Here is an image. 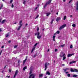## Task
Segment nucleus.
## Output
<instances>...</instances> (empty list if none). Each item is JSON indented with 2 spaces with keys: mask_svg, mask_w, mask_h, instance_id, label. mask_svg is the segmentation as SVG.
Returning a JSON list of instances; mask_svg holds the SVG:
<instances>
[{
  "mask_svg": "<svg viewBox=\"0 0 78 78\" xmlns=\"http://www.w3.org/2000/svg\"><path fill=\"white\" fill-rule=\"evenodd\" d=\"M35 36H37V39H40L41 38V37L42 35H40V33L38 32L35 33Z\"/></svg>",
  "mask_w": 78,
  "mask_h": 78,
  "instance_id": "f257e3e1",
  "label": "nucleus"
},
{
  "mask_svg": "<svg viewBox=\"0 0 78 78\" xmlns=\"http://www.w3.org/2000/svg\"><path fill=\"white\" fill-rule=\"evenodd\" d=\"M52 0H49L45 4V5L44 6V8H45L46 6H47V5H49L50 3H51V1Z\"/></svg>",
  "mask_w": 78,
  "mask_h": 78,
  "instance_id": "f03ea898",
  "label": "nucleus"
},
{
  "mask_svg": "<svg viewBox=\"0 0 78 78\" xmlns=\"http://www.w3.org/2000/svg\"><path fill=\"white\" fill-rule=\"evenodd\" d=\"M66 27V24H64L62 25V26H61L60 28H59V30H62L63 28H65V27Z\"/></svg>",
  "mask_w": 78,
  "mask_h": 78,
  "instance_id": "7ed1b4c3",
  "label": "nucleus"
},
{
  "mask_svg": "<svg viewBox=\"0 0 78 78\" xmlns=\"http://www.w3.org/2000/svg\"><path fill=\"white\" fill-rule=\"evenodd\" d=\"M48 65H49V63L46 62L45 64V68L44 69V70H47V68H48Z\"/></svg>",
  "mask_w": 78,
  "mask_h": 78,
  "instance_id": "20e7f679",
  "label": "nucleus"
},
{
  "mask_svg": "<svg viewBox=\"0 0 78 78\" xmlns=\"http://www.w3.org/2000/svg\"><path fill=\"white\" fill-rule=\"evenodd\" d=\"M35 75L34 74H31L30 75L29 78H34L35 77Z\"/></svg>",
  "mask_w": 78,
  "mask_h": 78,
  "instance_id": "39448f33",
  "label": "nucleus"
},
{
  "mask_svg": "<svg viewBox=\"0 0 78 78\" xmlns=\"http://www.w3.org/2000/svg\"><path fill=\"white\" fill-rule=\"evenodd\" d=\"M37 45V43H36L34 45V48H32V51H31V53H32L33 52V51L34 50L35 48H36V46Z\"/></svg>",
  "mask_w": 78,
  "mask_h": 78,
  "instance_id": "423d86ee",
  "label": "nucleus"
},
{
  "mask_svg": "<svg viewBox=\"0 0 78 78\" xmlns=\"http://www.w3.org/2000/svg\"><path fill=\"white\" fill-rule=\"evenodd\" d=\"M18 72H19V71H18V69L16 70L15 72V73L13 78L16 77V76H17V73H18Z\"/></svg>",
  "mask_w": 78,
  "mask_h": 78,
  "instance_id": "0eeeda50",
  "label": "nucleus"
},
{
  "mask_svg": "<svg viewBox=\"0 0 78 78\" xmlns=\"http://www.w3.org/2000/svg\"><path fill=\"white\" fill-rule=\"evenodd\" d=\"M65 55H66V54H63V53H62L60 54V56L61 58H62L63 57H64V56H65Z\"/></svg>",
  "mask_w": 78,
  "mask_h": 78,
  "instance_id": "6e6552de",
  "label": "nucleus"
},
{
  "mask_svg": "<svg viewBox=\"0 0 78 78\" xmlns=\"http://www.w3.org/2000/svg\"><path fill=\"white\" fill-rule=\"evenodd\" d=\"M75 55V54L73 53V54H69L67 56L68 57H71V56H72L73 55Z\"/></svg>",
  "mask_w": 78,
  "mask_h": 78,
  "instance_id": "1a4fd4ad",
  "label": "nucleus"
},
{
  "mask_svg": "<svg viewBox=\"0 0 78 78\" xmlns=\"http://www.w3.org/2000/svg\"><path fill=\"white\" fill-rule=\"evenodd\" d=\"M61 18L60 17H58L57 18L56 20L57 22H58L59 20H61Z\"/></svg>",
  "mask_w": 78,
  "mask_h": 78,
  "instance_id": "9d476101",
  "label": "nucleus"
},
{
  "mask_svg": "<svg viewBox=\"0 0 78 78\" xmlns=\"http://www.w3.org/2000/svg\"><path fill=\"white\" fill-rule=\"evenodd\" d=\"M76 9L77 11H78V2H76Z\"/></svg>",
  "mask_w": 78,
  "mask_h": 78,
  "instance_id": "9b49d317",
  "label": "nucleus"
},
{
  "mask_svg": "<svg viewBox=\"0 0 78 78\" xmlns=\"http://www.w3.org/2000/svg\"><path fill=\"white\" fill-rule=\"evenodd\" d=\"M22 26L20 25L17 29V30L19 31V30H20V28H21V27H22Z\"/></svg>",
  "mask_w": 78,
  "mask_h": 78,
  "instance_id": "f8f14e48",
  "label": "nucleus"
},
{
  "mask_svg": "<svg viewBox=\"0 0 78 78\" xmlns=\"http://www.w3.org/2000/svg\"><path fill=\"white\" fill-rule=\"evenodd\" d=\"M55 37H56V36L55 35H54V36L53 37H52V38L53 39V41H55Z\"/></svg>",
  "mask_w": 78,
  "mask_h": 78,
  "instance_id": "ddd939ff",
  "label": "nucleus"
},
{
  "mask_svg": "<svg viewBox=\"0 0 78 78\" xmlns=\"http://www.w3.org/2000/svg\"><path fill=\"white\" fill-rule=\"evenodd\" d=\"M46 74L47 75H50V73L49 71H47L46 73Z\"/></svg>",
  "mask_w": 78,
  "mask_h": 78,
  "instance_id": "4468645a",
  "label": "nucleus"
},
{
  "mask_svg": "<svg viewBox=\"0 0 78 78\" xmlns=\"http://www.w3.org/2000/svg\"><path fill=\"white\" fill-rule=\"evenodd\" d=\"M5 21H6V20H3L2 22V24L4 23H5Z\"/></svg>",
  "mask_w": 78,
  "mask_h": 78,
  "instance_id": "2eb2a0df",
  "label": "nucleus"
},
{
  "mask_svg": "<svg viewBox=\"0 0 78 78\" xmlns=\"http://www.w3.org/2000/svg\"><path fill=\"white\" fill-rule=\"evenodd\" d=\"M70 70H71V72H75L74 69H72V68H71Z\"/></svg>",
  "mask_w": 78,
  "mask_h": 78,
  "instance_id": "dca6fc26",
  "label": "nucleus"
},
{
  "mask_svg": "<svg viewBox=\"0 0 78 78\" xmlns=\"http://www.w3.org/2000/svg\"><path fill=\"white\" fill-rule=\"evenodd\" d=\"M26 61H27V58H26L25 60H24L23 61V65H24L25 63V62H26Z\"/></svg>",
  "mask_w": 78,
  "mask_h": 78,
  "instance_id": "f3484780",
  "label": "nucleus"
},
{
  "mask_svg": "<svg viewBox=\"0 0 78 78\" xmlns=\"http://www.w3.org/2000/svg\"><path fill=\"white\" fill-rule=\"evenodd\" d=\"M75 61H73L72 62H70L69 63V64H73V63H75Z\"/></svg>",
  "mask_w": 78,
  "mask_h": 78,
  "instance_id": "a211bd4d",
  "label": "nucleus"
},
{
  "mask_svg": "<svg viewBox=\"0 0 78 78\" xmlns=\"http://www.w3.org/2000/svg\"><path fill=\"white\" fill-rule=\"evenodd\" d=\"M64 46H65V44H62V45H61L59 46V47H64Z\"/></svg>",
  "mask_w": 78,
  "mask_h": 78,
  "instance_id": "6ab92c4d",
  "label": "nucleus"
},
{
  "mask_svg": "<svg viewBox=\"0 0 78 78\" xmlns=\"http://www.w3.org/2000/svg\"><path fill=\"white\" fill-rule=\"evenodd\" d=\"M68 69H69V68H66L65 69H63V70H64L65 72H66V71H67Z\"/></svg>",
  "mask_w": 78,
  "mask_h": 78,
  "instance_id": "aec40b11",
  "label": "nucleus"
},
{
  "mask_svg": "<svg viewBox=\"0 0 78 78\" xmlns=\"http://www.w3.org/2000/svg\"><path fill=\"white\" fill-rule=\"evenodd\" d=\"M32 72H33V70H32V69H31L30 73H29V74L31 75V73H32Z\"/></svg>",
  "mask_w": 78,
  "mask_h": 78,
  "instance_id": "412c9836",
  "label": "nucleus"
},
{
  "mask_svg": "<svg viewBox=\"0 0 78 78\" xmlns=\"http://www.w3.org/2000/svg\"><path fill=\"white\" fill-rule=\"evenodd\" d=\"M27 69V67L25 66L23 68V70H25V69Z\"/></svg>",
  "mask_w": 78,
  "mask_h": 78,
  "instance_id": "4be33fe9",
  "label": "nucleus"
},
{
  "mask_svg": "<svg viewBox=\"0 0 78 78\" xmlns=\"http://www.w3.org/2000/svg\"><path fill=\"white\" fill-rule=\"evenodd\" d=\"M22 21H20V25H21V26H22V24H21V23H22Z\"/></svg>",
  "mask_w": 78,
  "mask_h": 78,
  "instance_id": "5701e85b",
  "label": "nucleus"
},
{
  "mask_svg": "<svg viewBox=\"0 0 78 78\" xmlns=\"http://www.w3.org/2000/svg\"><path fill=\"white\" fill-rule=\"evenodd\" d=\"M3 7V4L1 5V7H0V10L2 8V7Z\"/></svg>",
  "mask_w": 78,
  "mask_h": 78,
  "instance_id": "b1692460",
  "label": "nucleus"
},
{
  "mask_svg": "<svg viewBox=\"0 0 78 78\" xmlns=\"http://www.w3.org/2000/svg\"><path fill=\"white\" fill-rule=\"evenodd\" d=\"M43 76V74H39V77H42Z\"/></svg>",
  "mask_w": 78,
  "mask_h": 78,
  "instance_id": "393cba45",
  "label": "nucleus"
},
{
  "mask_svg": "<svg viewBox=\"0 0 78 78\" xmlns=\"http://www.w3.org/2000/svg\"><path fill=\"white\" fill-rule=\"evenodd\" d=\"M50 13H46V16H49V15H50Z\"/></svg>",
  "mask_w": 78,
  "mask_h": 78,
  "instance_id": "a878e982",
  "label": "nucleus"
},
{
  "mask_svg": "<svg viewBox=\"0 0 78 78\" xmlns=\"http://www.w3.org/2000/svg\"><path fill=\"white\" fill-rule=\"evenodd\" d=\"M74 72H78V69H74Z\"/></svg>",
  "mask_w": 78,
  "mask_h": 78,
  "instance_id": "bb28decb",
  "label": "nucleus"
},
{
  "mask_svg": "<svg viewBox=\"0 0 78 78\" xmlns=\"http://www.w3.org/2000/svg\"><path fill=\"white\" fill-rule=\"evenodd\" d=\"M76 25H75V24H73L72 25V26L73 27H75V26Z\"/></svg>",
  "mask_w": 78,
  "mask_h": 78,
  "instance_id": "cd10ccee",
  "label": "nucleus"
},
{
  "mask_svg": "<svg viewBox=\"0 0 78 78\" xmlns=\"http://www.w3.org/2000/svg\"><path fill=\"white\" fill-rule=\"evenodd\" d=\"M66 56H64L63 58V60H64L66 59Z\"/></svg>",
  "mask_w": 78,
  "mask_h": 78,
  "instance_id": "c85d7f7f",
  "label": "nucleus"
},
{
  "mask_svg": "<svg viewBox=\"0 0 78 78\" xmlns=\"http://www.w3.org/2000/svg\"><path fill=\"white\" fill-rule=\"evenodd\" d=\"M60 33V32H59V30H58L56 32V33H57V34H59Z\"/></svg>",
  "mask_w": 78,
  "mask_h": 78,
  "instance_id": "c756f323",
  "label": "nucleus"
},
{
  "mask_svg": "<svg viewBox=\"0 0 78 78\" xmlns=\"http://www.w3.org/2000/svg\"><path fill=\"white\" fill-rule=\"evenodd\" d=\"M12 2H13V0H10V3H12Z\"/></svg>",
  "mask_w": 78,
  "mask_h": 78,
  "instance_id": "7c9ffc66",
  "label": "nucleus"
},
{
  "mask_svg": "<svg viewBox=\"0 0 78 78\" xmlns=\"http://www.w3.org/2000/svg\"><path fill=\"white\" fill-rule=\"evenodd\" d=\"M67 76L68 77H70V74H67Z\"/></svg>",
  "mask_w": 78,
  "mask_h": 78,
  "instance_id": "2f4dec72",
  "label": "nucleus"
},
{
  "mask_svg": "<svg viewBox=\"0 0 78 78\" xmlns=\"http://www.w3.org/2000/svg\"><path fill=\"white\" fill-rule=\"evenodd\" d=\"M13 53H14V54H16V51H13Z\"/></svg>",
  "mask_w": 78,
  "mask_h": 78,
  "instance_id": "473e14b6",
  "label": "nucleus"
},
{
  "mask_svg": "<svg viewBox=\"0 0 78 78\" xmlns=\"http://www.w3.org/2000/svg\"><path fill=\"white\" fill-rule=\"evenodd\" d=\"M16 47H17V45H15V46H14V48H16Z\"/></svg>",
  "mask_w": 78,
  "mask_h": 78,
  "instance_id": "72a5a7b5",
  "label": "nucleus"
},
{
  "mask_svg": "<svg viewBox=\"0 0 78 78\" xmlns=\"http://www.w3.org/2000/svg\"><path fill=\"white\" fill-rule=\"evenodd\" d=\"M77 76V75H73V77H76Z\"/></svg>",
  "mask_w": 78,
  "mask_h": 78,
  "instance_id": "f704fd0d",
  "label": "nucleus"
},
{
  "mask_svg": "<svg viewBox=\"0 0 78 78\" xmlns=\"http://www.w3.org/2000/svg\"><path fill=\"white\" fill-rule=\"evenodd\" d=\"M8 36H9V34H7L5 35V37H8Z\"/></svg>",
  "mask_w": 78,
  "mask_h": 78,
  "instance_id": "c9c22d12",
  "label": "nucleus"
},
{
  "mask_svg": "<svg viewBox=\"0 0 78 78\" xmlns=\"http://www.w3.org/2000/svg\"><path fill=\"white\" fill-rule=\"evenodd\" d=\"M66 16H65L63 18V20H66Z\"/></svg>",
  "mask_w": 78,
  "mask_h": 78,
  "instance_id": "e433bc0d",
  "label": "nucleus"
},
{
  "mask_svg": "<svg viewBox=\"0 0 78 78\" xmlns=\"http://www.w3.org/2000/svg\"><path fill=\"white\" fill-rule=\"evenodd\" d=\"M70 48H73V45H71L70 46Z\"/></svg>",
  "mask_w": 78,
  "mask_h": 78,
  "instance_id": "4c0bfd02",
  "label": "nucleus"
},
{
  "mask_svg": "<svg viewBox=\"0 0 78 78\" xmlns=\"http://www.w3.org/2000/svg\"><path fill=\"white\" fill-rule=\"evenodd\" d=\"M20 60H19L18 62V64H19V63H20Z\"/></svg>",
  "mask_w": 78,
  "mask_h": 78,
  "instance_id": "58836bf2",
  "label": "nucleus"
},
{
  "mask_svg": "<svg viewBox=\"0 0 78 78\" xmlns=\"http://www.w3.org/2000/svg\"><path fill=\"white\" fill-rule=\"evenodd\" d=\"M39 17V15H37V16L35 18V19H37V18H38V17Z\"/></svg>",
  "mask_w": 78,
  "mask_h": 78,
  "instance_id": "ea45409f",
  "label": "nucleus"
},
{
  "mask_svg": "<svg viewBox=\"0 0 78 78\" xmlns=\"http://www.w3.org/2000/svg\"><path fill=\"white\" fill-rule=\"evenodd\" d=\"M58 51V49H55V51L56 52V51Z\"/></svg>",
  "mask_w": 78,
  "mask_h": 78,
  "instance_id": "a19ab883",
  "label": "nucleus"
},
{
  "mask_svg": "<svg viewBox=\"0 0 78 78\" xmlns=\"http://www.w3.org/2000/svg\"><path fill=\"white\" fill-rule=\"evenodd\" d=\"M72 0H71L69 2V3H71V2H72Z\"/></svg>",
  "mask_w": 78,
  "mask_h": 78,
  "instance_id": "79ce46f5",
  "label": "nucleus"
},
{
  "mask_svg": "<svg viewBox=\"0 0 78 78\" xmlns=\"http://www.w3.org/2000/svg\"><path fill=\"white\" fill-rule=\"evenodd\" d=\"M12 8H14V5H13V4H12Z\"/></svg>",
  "mask_w": 78,
  "mask_h": 78,
  "instance_id": "37998d69",
  "label": "nucleus"
},
{
  "mask_svg": "<svg viewBox=\"0 0 78 78\" xmlns=\"http://www.w3.org/2000/svg\"><path fill=\"white\" fill-rule=\"evenodd\" d=\"M2 51L0 52V55H1L2 54Z\"/></svg>",
  "mask_w": 78,
  "mask_h": 78,
  "instance_id": "c03bdc74",
  "label": "nucleus"
},
{
  "mask_svg": "<svg viewBox=\"0 0 78 78\" xmlns=\"http://www.w3.org/2000/svg\"><path fill=\"white\" fill-rule=\"evenodd\" d=\"M39 27H38L37 28V31H39Z\"/></svg>",
  "mask_w": 78,
  "mask_h": 78,
  "instance_id": "a18cd8bd",
  "label": "nucleus"
},
{
  "mask_svg": "<svg viewBox=\"0 0 78 78\" xmlns=\"http://www.w3.org/2000/svg\"><path fill=\"white\" fill-rule=\"evenodd\" d=\"M6 77H7V78H9L10 77V76H6Z\"/></svg>",
  "mask_w": 78,
  "mask_h": 78,
  "instance_id": "49530a36",
  "label": "nucleus"
},
{
  "mask_svg": "<svg viewBox=\"0 0 78 78\" xmlns=\"http://www.w3.org/2000/svg\"><path fill=\"white\" fill-rule=\"evenodd\" d=\"M26 2V1H24L23 2V4H25Z\"/></svg>",
  "mask_w": 78,
  "mask_h": 78,
  "instance_id": "de8ad7c7",
  "label": "nucleus"
},
{
  "mask_svg": "<svg viewBox=\"0 0 78 78\" xmlns=\"http://www.w3.org/2000/svg\"><path fill=\"white\" fill-rule=\"evenodd\" d=\"M28 25V23H26V24L25 25V27H27Z\"/></svg>",
  "mask_w": 78,
  "mask_h": 78,
  "instance_id": "09e8293b",
  "label": "nucleus"
},
{
  "mask_svg": "<svg viewBox=\"0 0 78 78\" xmlns=\"http://www.w3.org/2000/svg\"><path fill=\"white\" fill-rule=\"evenodd\" d=\"M36 56H37V55L36 54H35V55H34V57H36Z\"/></svg>",
  "mask_w": 78,
  "mask_h": 78,
  "instance_id": "8fccbe9b",
  "label": "nucleus"
},
{
  "mask_svg": "<svg viewBox=\"0 0 78 78\" xmlns=\"http://www.w3.org/2000/svg\"><path fill=\"white\" fill-rule=\"evenodd\" d=\"M1 48H4V46H2Z\"/></svg>",
  "mask_w": 78,
  "mask_h": 78,
  "instance_id": "3c124183",
  "label": "nucleus"
},
{
  "mask_svg": "<svg viewBox=\"0 0 78 78\" xmlns=\"http://www.w3.org/2000/svg\"><path fill=\"white\" fill-rule=\"evenodd\" d=\"M65 72L66 74H67L69 73V72Z\"/></svg>",
  "mask_w": 78,
  "mask_h": 78,
  "instance_id": "603ef678",
  "label": "nucleus"
},
{
  "mask_svg": "<svg viewBox=\"0 0 78 78\" xmlns=\"http://www.w3.org/2000/svg\"><path fill=\"white\" fill-rule=\"evenodd\" d=\"M9 72H11V69H9Z\"/></svg>",
  "mask_w": 78,
  "mask_h": 78,
  "instance_id": "864d4df0",
  "label": "nucleus"
},
{
  "mask_svg": "<svg viewBox=\"0 0 78 78\" xmlns=\"http://www.w3.org/2000/svg\"><path fill=\"white\" fill-rule=\"evenodd\" d=\"M53 21H51V24H52V23H53Z\"/></svg>",
  "mask_w": 78,
  "mask_h": 78,
  "instance_id": "5fc2aeb1",
  "label": "nucleus"
},
{
  "mask_svg": "<svg viewBox=\"0 0 78 78\" xmlns=\"http://www.w3.org/2000/svg\"><path fill=\"white\" fill-rule=\"evenodd\" d=\"M54 20H55V19H53L51 21L53 22V21H54Z\"/></svg>",
  "mask_w": 78,
  "mask_h": 78,
  "instance_id": "6e6d98bb",
  "label": "nucleus"
},
{
  "mask_svg": "<svg viewBox=\"0 0 78 78\" xmlns=\"http://www.w3.org/2000/svg\"><path fill=\"white\" fill-rule=\"evenodd\" d=\"M2 19H0V23L1 22V21H2Z\"/></svg>",
  "mask_w": 78,
  "mask_h": 78,
  "instance_id": "4d7b16f0",
  "label": "nucleus"
},
{
  "mask_svg": "<svg viewBox=\"0 0 78 78\" xmlns=\"http://www.w3.org/2000/svg\"><path fill=\"white\" fill-rule=\"evenodd\" d=\"M62 66H65V65L64 64H63L62 65Z\"/></svg>",
  "mask_w": 78,
  "mask_h": 78,
  "instance_id": "13d9d810",
  "label": "nucleus"
},
{
  "mask_svg": "<svg viewBox=\"0 0 78 78\" xmlns=\"http://www.w3.org/2000/svg\"><path fill=\"white\" fill-rule=\"evenodd\" d=\"M38 8V7H36L35 8V9H37Z\"/></svg>",
  "mask_w": 78,
  "mask_h": 78,
  "instance_id": "bf43d9fd",
  "label": "nucleus"
},
{
  "mask_svg": "<svg viewBox=\"0 0 78 78\" xmlns=\"http://www.w3.org/2000/svg\"><path fill=\"white\" fill-rule=\"evenodd\" d=\"M9 43H10V42H11V41H9L8 42Z\"/></svg>",
  "mask_w": 78,
  "mask_h": 78,
  "instance_id": "052dcab7",
  "label": "nucleus"
},
{
  "mask_svg": "<svg viewBox=\"0 0 78 78\" xmlns=\"http://www.w3.org/2000/svg\"><path fill=\"white\" fill-rule=\"evenodd\" d=\"M7 66L6 65L4 67V69H5V68H6V67Z\"/></svg>",
  "mask_w": 78,
  "mask_h": 78,
  "instance_id": "680f3d73",
  "label": "nucleus"
},
{
  "mask_svg": "<svg viewBox=\"0 0 78 78\" xmlns=\"http://www.w3.org/2000/svg\"><path fill=\"white\" fill-rule=\"evenodd\" d=\"M54 64H55V61L54 60Z\"/></svg>",
  "mask_w": 78,
  "mask_h": 78,
  "instance_id": "e2e57ef3",
  "label": "nucleus"
},
{
  "mask_svg": "<svg viewBox=\"0 0 78 78\" xmlns=\"http://www.w3.org/2000/svg\"><path fill=\"white\" fill-rule=\"evenodd\" d=\"M63 2H66V0H63Z\"/></svg>",
  "mask_w": 78,
  "mask_h": 78,
  "instance_id": "0e129e2a",
  "label": "nucleus"
},
{
  "mask_svg": "<svg viewBox=\"0 0 78 78\" xmlns=\"http://www.w3.org/2000/svg\"><path fill=\"white\" fill-rule=\"evenodd\" d=\"M56 14H57V15H58V12H57Z\"/></svg>",
  "mask_w": 78,
  "mask_h": 78,
  "instance_id": "69168bd1",
  "label": "nucleus"
},
{
  "mask_svg": "<svg viewBox=\"0 0 78 78\" xmlns=\"http://www.w3.org/2000/svg\"><path fill=\"white\" fill-rule=\"evenodd\" d=\"M2 31V29H0V32Z\"/></svg>",
  "mask_w": 78,
  "mask_h": 78,
  "instance_id": "338daca9",
  "label": "nucleus"
},
{
  "mask_svg": "<svg viewBox=\"0 0 78 78\" xmlns=\"http://www.w3.org/2000/svg\"><path fill=\"white\" fill-rule=\"evenodd\" d=\"M72 17V15H70V17Z\"/></svg>",
  "mask_w": 78,
  "mask_h": 78,
  "instance_id": "774afa93",
  "label": "nucleus"
}]
</instances>
